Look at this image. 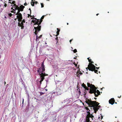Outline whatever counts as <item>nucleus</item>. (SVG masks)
Wrapping results in <instances>:
<instances>
[{"instance_id":"f257e3e1","label":"nucleus","mask_w":122,"mask_h":122,"mask_svg":"<svg viewBox=\"0 0 122 122\" xmlns=\"http://www.w3.org/2000/svg\"><path fill=\"white\" fill-rule=\"evenodd\" d=\"M82 86L84 87L85 90H87L90 89L89 93L90 94L94 93L95 96L96 97H97L98 96V94H97L96 93V90L97 89V87L93 84H87V87L85 85V84H81Z\"/></svg>"},{"instance_id":"f03ea898","label":"nucleus","mask_w":122,"mask_h":122,"mask_svg":"<svg viewBox=\"0 0 122 122\" xmlns=\"http://www.w3.org/2000/svg\"><path fill=\"white\" fill-rule=\"evenodd\" d=\"M37 72L39 73L40 77H41V80L40 81V84H41V82L44 79V76H48V75L47 74H46L45 73H43L42 72H41V71H40L39 70H37Z\"/></svg>"},{"instance_id":"7ed1b4c3","label":"nucleus","mask_w":122,"mask_h":122,"mask_svg":"<svg viewBox=\"0 0 122 122\" xmlns=\"http://www.w3.org/2000/svg\"><path fill=\"white\" fill-rule=\"evenodd\" d=\"M41 26H37L34 27V28L35 30L34 33L35 35H36V40L39 38H38V37L37 36V34L38 33V32H39L41 30Z\"/></svg>"},{"instance_id":"20e7f679","label":"nucleus","mask_w":122,"mask_h":122,"mask_svg":"<svg viewBox=\"0 0 122 122\" xmlns=\"http://www.w3.org/2000/svg\"><path fill=\"white\" fill-rule=\"evenodd\" d=\"M42 20H40L39 19H37L36 18H34L32 20V22L33 23H34V25H37L38 26H40V25L41 22H42Z\"/></svg>"},{"instance_id":"39448f33","label":"nucleus","mask_w":122,"mask_h":122,"mask_svg":"<svg viewBox=\"0 0 122 122\" xmlns=\"http://www.w3.org/2000/svg\"><path fill=\"white\" fill-rule=\"evenodd\" d=\"M95 68V66L93 64L89 63L87 67L86 68V70L89 69V71H93Z\"/></svg>"},{"instance_id":"423d86ee","label":"nucleus","mask_w":122,"mask_h":122,"mask_svg":"<svg viewBox=\"0 0 122 122\" xmlns=\"http://www.w3.org/2000/svg\"><path fill=\"white\" fill-rule=\"evenodd\" d=\"M15 15H17V17L18 19V21H21L22 19V15L19 12V11H18L15 14Z\"/></svg>"},{"instance_id":"0eeeda50","label":"nucleus","mask_w":122,"mask_h":122,"mask_svg":"<svg viewBox=\"0 0 122 122\" xmlns=\"http://www.w3.org/2000/svg\"><path fill=\"white\" fill-rule=\"evenodd\" d=\"M87 101L88 102L89 104V105L91 107L92 106L94 105V103L95 102L92 101L91 100H90L89 99H86Z\"/></svg>"},{"instance_id":"6e6552de","label":"nucleus","mask_w":122,"mask_h":122,"mask_svg":"<svg viewBox=\"0 0 122 122\" xmlns=\"http://www.w3.org/2000/svg\"><path fill=\"white\" fill-rule=\"evenodd\" d=\"M21 21H19V22L18 23V25L21 27V29H23L24 28L23 23L21 22V23H20V22Z\"/></svg>"},{"instance_id":"1a4fd4ad","label":"nucleus","mask_w":122,"mask_h":122,"mask_svg":"<svg viewBox=\"0 0 122 122\" xmlns=\"http://www.w3.org/2000/svg\"><path fill=\"white\" fill-rule=\"evenodd\" d=\"M18 9L17 10H18V11H19V12H20V11H22L23 10V9L25 7L22 5H21L20 7L18 6Z\"/></svg>"},{"instance_id":"9d476101","label":"nucleus","mask_w":122,"mask_h":122,"mask_svg":"<svg viewBox=\"0 0 122 122\" xmlns=\"http://www.w3.org/2000/svg\"><path fill=\"white\" fill-rule=\"evenodd\" d=\"M91 107H93V109L94 111V112L96 113L97 111H98L99 108H98L97 107H96V106H94L93 105Z\"/></svg>"},{"instance_id":"9b49d317","label":"nucleus","mask_w":122,"mask_h":122,"mask_svg":"<svg viewBox=\"0 0 122 122\" xmlns=\"http://www.w3.org/2000/svg\"><path fill=\"white\" fill-rule=\"evenodd\" d=\"M109 103L112 105L115 102V100L113 98H111L109 100Z\"/></svg>"},{"instance_id":"f8f14e48","label":"nucleus","mask_w":122,"mask_h":122,"mask_svg":"<svg viewBox=\"0 0 122 122\" xmlns=\"http://www.w3.org/2000/svg\"><path fill=\"white\" fill-rule=\"evenodd\" d=\"M41 68L42 69V71L41 72H42L43 73L44 71L45 70V66L44 65V62H43L41 64Z\"/></svg>"},{"instance_id":"ddd939ff","label":"nucleus","mask_w":122,"mask_h":122,"mask_svg":"<svg viewBox=\"0 0 122 122\" xmlns=\"http://www.w3.org/2000/svg\"><path fill=\"white\" fill-rule=\"evenodd\" d=\"M56 93L57 95H59L61 94V89H58L56 90Z\"/></svg>"},{"instance_id":"4468645a","label":"nucleus","mask_w":122,"mask_h":122,"mask_svg":"<svg viewBox=\"0 0 122 122\" xmlns=\"http://www.w3.org/2000/svg\"><path fill=\"white\" fill-rule=\"evenodd\" d=\"M12 7L14 8L15 9V10H17L18 9V6L17 5L15 4H14L13 6Z\"/></svg>"},{"instance_id":"2eb2a0df","label":"nucleus","mask_w":122,"mask_h":122,"mask_svg":"<svg viewBox=\"0 0 122 122\" xmlns=\"http://www.w3.org/2000/svg\"><path fill=\"white\" fill-rule=\"evenodd\" d=\"M94 102H95L93 106H96V107H97L98 106L99 103H98L96 101H94Z\"/></svg>"},{"instance_id":"dca6fc26","label":"nucleus","mask_w":122,"mask_h":122,"mask_svg":"<svg viewBox=\"0 0 122 122\" xmlns=\"http://www.w3.org/2000/svg\"><path fill=\"white\" fill-rule=\"evenodd\" d=\"M78 84L77 85V92H78V93L80 94H81V92L80 90V89H79V86H78Z\"/></svg>"},{"instance_id":"f3484780","label":"nucleus","mask_w":122,"mask_h":122,"mask_svg":"<svg viewBox=\"0 0 122 122\" xmlns=\"http://www.w3.org/2000/svg\"><path fill=\"white\" fill-rule=\"evenodd\" d=\"M57 30L56 32L57 35H56V36H57L59 34V32L60 30L58 28H57Z\"/></svg>"},{"instance_id":"a211bd4d","label":"nucleus","mask_w":122,"mask_h":122,"mask_svg":"<svg viewBox=\"0 0 122 122\" xmlns=\"http://www.w3.org/2000/svg\"><path fill=\"white\" fill-rule=\"evenodd\" d=\"M34 1H35V0H33ZM33 0H32V2L31 3V5L32 6H34L35 3V2L34 1H33Z\"/></svg>"},{"instance_id":"6ab92c4d","label":"nucleus","mask_w":122,"mask_h":122,"mask_svg":"<svg viewBox=\"0 0 122 122\" xmlns=\"http://www.w3.org/2000/svg\"><path fill=\"white\" fill-rule=\"evenodd\" d=\"M97 93L98 94V95H100V92L98 90H96V93Z\"/></svg>"},{"instance_id":"aec40b11","label":"nucleus","mask_w":122,"mask_h":122,"mask_svg":"<svg viewBox=\"0 0 122 122\" xmlns=\"http://www.w3.org/2000/svg\"><path fill=\"white\" fill-rule=\"evenodd\" d=\"M93 71H94L95 73H97V74H98V71L97 70H96V66H95V68L94 70Z\"/></svg>"},{"instance_id":"412c9836","label":"nucleus","mask_w":122,"mask_h":122,"mask_svg":"<svg viewBox=\"0 0 122 122\" xmlns=\"http://www.w3.org/2000/svg\"><path fill=\"white\" fill-rule=\"evenodd\" d=\"M78 68L79 69V66L77 68ZM77 72H78L79 73V74H80V75H81L82 74V73L80 71V70L79 69L78 70V71H77Z\"/></svg>"},{"instance_id":"4be33fe9","label":"nucleus","mask_w":122,"mask_h":122,"mask_svg":"<svg viewBox=\"0 0 122 122\" xmlns=\"http://www.w3.org/2000/svg\"><path fill=\"white\" fill-rule=\"evenodd\" d=\"M4 7H6L7 6V5L6 4V2L5 1L4 2Z\"/></svg>"},{"instance_id":"5701e85b","label":"nucleus","mask_w":122,"mask_h":122,"mask_svg":"<svg viewBox=\"0 0 122 122\" xmlns=\"http://www.w3.org/2000/svg\"><path fill=\"white\" fill-rule=\"evenodd\" d=\"M55 40H56V44H57V43H58V37H56L55 38Z\"/></svg>"},{"instance_id":"b1692460","label":"nucleus","mask_w":122,"mask_h":122,"mask_svg":"<svg viewBox=\"0 0 122 122\" xmlns=\"http://www.w3.org/2000/svg\"><path fill=\"white\" fill-rule=\"evenodd\" d=\"M77 76L78 77H79L80 76V75L79 74V73L78 72H77Z\"/></svg>"},{"instance_id":"393cba45","label":"nucleus","mask_w":122,"mask_h":122,"mask_svg":"<svg viewBox=\"0 0 122 122\" xmlns=\"http://www.w3.org/2000/svg\"><path fill=\"white\" fill-rule=\"evenodd\" d=\"M85 108L87 110H89V111H90V110L89 109V108L88 107H85Z\"/></svg>"},{"instance_id":"a878e982","label":"nucleus","mask_w":122,"mask_h":122,"mask_svg":"<svg viewBox=\"0 0 122 122\" xmlns=\"http://www.w3.org/2000/svg\"><path fill=\"white\" fill-rule=\"evenodd\" d=\"M74 53H76L77 52V51L76 49H75L73 51Z\"/></svg>"},{"instance_id":"bb28decb","label":"nucleus","mask_w":122,"mask_h":122,"mask_svg":"<svg viewBox=\"0 0 122 122\" xmlns=\"http://www.w3.org/2000/svg\"><path fill=\"white\" fill-rule=\"evenodd\" d=\"M90 116V117L92 118L94 117V116L92 114H91L90 116Z\"/></svg>"},{"instance_id":"cd10ccee","label":"nucleus","mask_w":122,"mask_h":122,"mask_svg":"<svg viewBox=\"0 0 122 122\" xmlns=\"http://www.w3.org/2000/svg\"><path fill=\"white\" fill-rule=\"evenodd\" d=\"M40 96H41L42 95L44 94L45 93L40 92Z\"/></svg>"},{"instance_id":"c85d7f7f","label":"nucleus","mask_w":122,"mask_h":122,"mask_svg":"<svg viewBox=\"0 0 122 122\" xmlns=\"http://www.w3.org/2000/svg\"><path fill=\"white\" fill-rule=\"evenodd\" d=\"M44 17V15L42 16L41 17V19L40 20H42V19H43Z\"/></svg>"},{"instance_id":"c756f323","label":"nucleus","mask_w":122,"mask_h":122,"mask_svg":"<svg viewBox=\"0 0 122 122\" xmlns=\"http://www.w3.org/2000/svg\"><path fill=\"white\" fill-rule=\"evenodd\" d=\"M15 1H13L11 2V4H15Z\"/></svg>"},{"instance_id":"7c9ffc66","label":"nucleus","mask_w":122,"mask_h":122,"mask_svg":"<svg viewBox=\"0 0 122 122\" xmlns=\"http://www.w3.org/2000/svg\"><path fill=\"white\" fill-rule=\"evenodd\" d=\"M21 22H23V23H25V19H23V20H22V21H21Z\"/></svg>"},{"instance_id":"2f4dec72","label":"nucleus","mask_w":122,"mask_h":122,"mask_svg":"<svg viewBox=\"0 0 122 122\" xmlns=\"http://www.w3.org/2000/svg\"><path fill=\"white\" fill-rule=\"evenodd\" d=\"M41 7L42 8L44 7V5L43 3H41Z\"/></svg>"},{"instance_id":"473e14b6","label":"nucleus","mask_w":122,"mask_h":122,"mask_svg":"<svg viewBox=\"0 0 122 122\" xmlns=\"http://www.w3.org/2000/svg\"><path fill=\"white\" fill-rule=\"evenodd\" d=\"M8 15H9V16L10 17L12 15V14H11V13L9 14Z\"/></svg>"},{"instance_id":"72a5a7b5","label":"nucleus","mask_w":122,"mask_h":122,"mask_svg":"<svg viewBox=\"0 0 122 122\" xmlns=\"http://www.w3.org/2000/svg\"><path fill=\"white\" fill-rule=\"evenodd\" d=\"M42 36V35H41L38 37V38H41V37Z\"/></svg>"},{"instance_id":"f704fd0d","label":"nucleus","mask_w":122,"mask_h":122,"mask_svg":"<svg viewBox=\"0 0 122 122\" xmlns=\"http://www.w3.org/2000/svg\"><path fill=\"white\" fill-rule=\"evenodd\" d=\"M90 63H91L92 64V63H94V62L93 61H91L90 62Z\"/></svg>"},{"instance_id":"c9c22d12","label":"nucleus","mask_w":122,"mask_h":122,"mask_svg":"<svg viewBox=\"0 0 122 122\" xmlns=\"http://www.w3.org/2000/svg\"><path fill=\"white\" fill-rule=\"evenodd\" d=\"M11 10H13L14 11H15V9H13V7H12L11 8Z\"/></svg>"},{"instance_id":"e433bc0d","label":"nucleus","mask_w":122,"mask_h":122,"mask_svg":"<svg viewBox=\"0 0 122 122\" xmlns=\"http://www.w3.org/2000/svg\"><path fill=\"white\" fill-rule=\"evenodd\" d=\"M30 14H28V17H27L28 18H29V17L30 16Z\"/></svg>"},{"instance_id":"4c0bfd02","label":"nucleus","mask_w":122,"mask_h":122,"mask_svg":"<svg viewBox=\"0 0 122 122\" xmlns=\"http://www.w3.org/2000/svg\"><path fill=\"white\" fill-rule=\"evenodd\" d=\"M73 40V39H71L70 40V43L71 44V42Z\"/></svg>"},{"instance_id":"58836bf2","label":"nucleus","mask_w":122,"mask_h":122,"mask_svg":"<svg viewBox=\"0 0 122 122\" xmlns=\"http://www.w3.org/2000/svg\"><path fill=\"white\" fill-rule=\"evenodd\" d=\"M29 10H30V14H31V9L30 8L29 9Z\"/></svg>"},{"instance_id":"ea45409f","label":"nucleus","mask_w":122,"mask_h":122,"mask_svg":"<svg viewBox=\"0 0 122 122\" xmlns=\"http://www.w3.org/2000/svg\"><path fill=\"white\" fill-rule=\"evenodd\" d=\"M85 102H86V103H87L89 105V104H88V102H87V100L86 99V101H85Z\"/></svg>"},{"instance_id":"a19ab883","label":"nucleus","mask_w":122,"mask_h":122,"mask_svg":"<svg viewBox=\"0 0 122 122\" xmlns=\"http://www.w3.org/2000/svg\"><path fill=\"white\" fill-rule=\"evenodd\" d=\"M24 5L25 6H26V5H27V3H24Z\"/></svg>"},{"instance_id":"79ce46f5","label":"nucleus","mask_w":122,"mask_h":122,"mask_svg":"<svg viewBox=\"0 0 122 122\" xmlns=\"http://www.w3.org/2000/svg\"><path fill=\"white\" fill-rule=\"evenodd\" d=\"M32 17H33L32 18H31V19H34V15H33V16H32Z\"/></svg>"},{"instance_id":"37998d69","label":"nucleus","mask_w":122,"mask_h":122,"mask_svg":"<svg viewBox=\"0 0 122 122\" xmlns=\"http://www.w3.org/2000/svg\"><path fill=\"white\" fill-rule=\"evenodd\" d=\"M41 67H40V68H38V70H40V71H41Z\"/></svg>"},{"instance_id":"c03bdc74","label":"nucleus","mask_w":122,"mask_h":122,"mask_svg":"<svg viewBox=\"0 0 122 122\" xmlns=\"http://www.w3.org/2000/svg\"><path fill=\"white\" fill-rule=\"evenodd\" d=\"M35 3L36 4L37 3H38V2L37 1H36L35 2Z\"/></svg>"},{"instance_id":"a18cd8bd","label":"nucleus","mask_w":122,"mask_h":122,"mask_svg":"<svg viewBox=\"0 0 122 122\" xmlns=\"http://www.w3.org/2000/svg\"><path fill=\"white\" fill-rule=\"evenodd\" d=\"M92 60L91 59H90L89 60H88V61H89V62L90 63V62Z\"/></svg>"},{"instance_id":"49530a36","label":"nucleus","mask_w":122,"mask_h":122,"mask_svg":"<svg viewBox=\"0 0 122 122\" xmlns=\"http://www.w3.org/2000/svg\"><path fill=\"white\" fill-rule=\"evenodd\" d=\"M99 67H96V69H99Z\"/></svg>"},{"instance_id":"de8ad7c7","label":"nucleus","mask_w":122,"mask_h":122,"mask_svg":"<svg viewBox=\"0 0 122 122\" xmlns=\"http://www.w3.org/2000/svg\"><path fill=\"white\" fill-rule=\"evenodd\" d=\"M11 13H14V10H12L11 11Z\"/></svg>"},{"instance_id":"09e8293b","label":"nucleus","mask_w":122,"mask_h":122,"mask_svg":"<svg viewBox=\"0 0 122 122\" xmlns=\"http://www.w3.org/2000/svg\"><path fill=\"white\" fill-rule=\"evenodd\" d=\"M121 97V96H118V97L119 98H120Z\"/></svg>"},{"instance_id":"8fccbe9b","label":"nucleus","mask_w":122,"mask_h":122,"mask_svg":"<svg viewBox=\"0 0 122 122\" xmlns=\"http://www.w3.org/2000/svg\"><path fill=\"white\" fill-rule=\"evenodd\" d=\"M75 66H76H76H77V64H75Z\"/></svg>"},{"instance_id":"3c124183","label":"nucleus","mask_w":122,"mask_h":122,"mask_svg":"<svg viewBox=\"0 0 122 122\" xmlns=\"http://www.w3.org/2000/svg\"><path fill=\"white\" fill-rule=\"evenodd\" d=\"M8 3H10V4H11V2H10V1H9V2H8Z\"/></svg>"},{"instance_id":"603ef678","label":"nucleus","mask_w":122,"mask_h":122,"mask_svg":"<svg viewBox=\"0 0 122 122\" xmlns=\"http://www.w3.org/2000/svg\"><path fill=\"white\" fill-rule=\"evenodd\" d=\"M101 119H102L103 118V116H101Z\"/></svg>"},{"instance_id":"864d4df0","label":"nucleus","mask_w":122,"mask_h":122,"mask_svg":"<svg viewBox=\"0 0 122 122\" xmlns=\"http://www.w3.org/2000/svg\"><path fill=\"white\" fill-rule=\"evenodd\" d=\"M90 83H88V82H87V84H90Z\"/></svg>"},{"instance_id":"5fc2aeb1","label":"nucleus","mask_w":122,"mask_h":122,"mask_svg":"<svg viewBox=\"0 0 122 122\" xmlns=\"http://www.w3.org/2000/svg\"><path fill=\"white\" fill-rule=\"evenodd\" d=\"M97 107H100V106H97Z\"/></svg>"},{"instance_id":"6e6d98bb","label":"nucleus","mask_w":122,"mask_h":122,"mask_svg":"<svg viewBox=\"0 0 122 122\" xmlns=\"http://www.w3.org/2000/svg\"><path fill=\"white\" fill-rule=\"evenodd\" d=\"M87 59L88 60H89V58H87Z\"/></svg>"},{"instance_id":"4d7b16f0","label":"nucleus","mask_w":122,"mask_h":122,"mask_svg":"<svg viewBox=\"0 0 122 122\" xmlns=\"http://www.w3.org/2000/svg\"><path fill=\"white\" fill-rule=\"evenodd\" d=\"M99 15V14H96V15L97 16L98 15Z\"/></svg>"},{"instance_id":"13d9d810","label":"nucleus","mask_w":122,"mask_h":122,"mask_svg":"<svg viewBox=\"0 0 122 122\" xmlns=\"http://www.w3.org/2000/svg\"><path fill=\"white\" fill-rule=\"evenodd\" d=\"M94 98V99H96H96H97L96 98H95H95Z\"/></svg>"},{"instance_id":"bf43d9fd","label":"nucleus","mask_w":122,"mask_h":122,"mask_svg":"<svg viewBox=\"0 0 122 122\" xmlns=\"http://www.w3.org/2000/svg\"><path fill=\"white\" fill-rule=\"evenodd\" d=\"M24 101V100L23 99V102H22V103H23V101Z\"/></svg>"},{"instance_id":"052dcab7","label":"nucleus","mask_w":122,"mask_h":122,"mask_svg":"<svg viewBox=\"0 0 122 122\" xmlns=\"http://www.w3.org/2000/svg\"><path fill=\"white\" fill-rule=\"evenodd\" d=\"M67 25H68L69 24L68 23H67Z\"/></svg>"},{"instance_id":"680f3d73","label":"nucleus","mask_w":122,"mask_h":122,"mask_svg":"<svg viewBox=\"0 0 122 122\" xmlns=\"http://www.w3.org/2000/svg\"><path fill=\"white\" fill-rule=\"evenodd\" d=\"M46 91H47V89H46Z\"/></svg>"},{"instance_id":"e2e57ef3","label":"nucleus","mask_w":122,"mask_h":122,"mask_svg":"<svg viewBox=\"0 0 122 122\" xmlns=\"http://www.w3.org/2000/svg\"><path fill=\"white\" fill-rule=\"evenodd\" d=\"M13 5H11V6H13Z\"/></svg>"},{"instance_id":"0e129e2a","label":"nucleus","mask_w":122,"mask_h":122,"mask_svg":"<svg viewBox=\"0 0 122 122\" xmlns=\"http://www.w3.org/2000/svg\"><path fill=\"white\" fill-rule=\"evenodd\" d=\"M14 13L15 14L16 13V12H15Z\"/></svg>"},{"instance_id":"69168bd1","label":"nucleus","mask_w":122,"mask_h":122,"mask_svg":"<svg viewBox=\"0 0 122 122\" xmlns=\"http://www.w3.org/2000/svg\"><path fill=\"white\" fill-rule=\"evenodd\" d=\"M95 65H96V66H97V64H95Z\"/></svg>"},{"instance_id":"338daca9","label":"nucleus","mask_w":122,"mask_h":122,"mask_svg":"<svg viewBox=\"0 0 122 122\" xmlns=\"http://www.w3.org/2000/svg\"><path fill=\"white\" fill-rule=\"evenodd\" d=\"M30 17H32V16H31V15H30Z\"/></svg>"},{"instance_id":"774afa93","label":"nucleus","mask_w":122,"mask_h":122,"mask_svg":"<svg viewBox=\"0 0 122 122\" xmlns=\"http://www.w3.org/2000/svg\"><path fill=\"white\" fill-rule=\"evenodd\" d=\"M5 83H6V82H5Z\"/></svg>"}]
</instances>
